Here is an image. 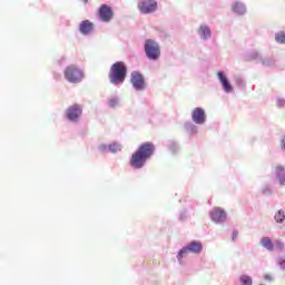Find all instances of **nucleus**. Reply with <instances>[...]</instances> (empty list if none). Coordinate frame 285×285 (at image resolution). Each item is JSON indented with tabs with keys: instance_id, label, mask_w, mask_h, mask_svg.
<instances>
[{
	"instance_id": "9b49d317",
	"label": "nucleus",
	"mask_w": 285,
	"mask_h": 285,
	"mask_svg": "<svg viewBox=\"0 0 285 285\" xmlns=\"http://www.w3.org/2000/svg\"><path fill=\"white\" fill-rule=\"evenodd\" d=\"M210 217L215 224H222V222H226V212L219 207H216L210 213Z\"/></svg>"
},
{
	"instance_id": "2eb2a0df",
	"label": "nucleus",
	"mask_w": 285,
	"mask_h": 285,
	"mask_svg": "<svg viewBox=\"0 0 285 285\" xmlns=\"http://www.w3.org/2000/svg\"><path fill=\"white\" fill-rule=\"evenodd\" d=\"M233 10L236 12V14H244L246 12V7L244 3L236 1L233 6Z\"/></svg>"
},
{
	"instance_id": "b1692460",
	"label": "nucleus",
	"mask_w": 285,
	"mask_h": 285,
	"mask_svg": "<svg viewBox=\"0 0 285 285\" xmlns=\"http://www.w3.org/2000/svg\"><path fill=\"white\" fill-rule=\"evenodd\" d=\"M109 106H111V108H115V106H117V99H111L109 101Z\"/></svg>"
},
{
	"instance_id": "1a4fd4ad",
	"label": "nucleus",
	"mask_w": 285,
	"mask_h": 285,
	"mask_svg": "<svg viewBox=\"0 0 285 285\" xmlns=\"http://www.w3.org/2000/svg\"><path fill=\"white\" fill-rule=\"evenodd\" d=\"M99 18L101 21L105 23H108L109 21H112V17L115 13L112 12V8L108 4H101L99 10H98Z\"/></svg>"
},
{
	"instance_id": "9d476101",
	"label": "nucleus",
	"mask_w": 285,
	"mask_h": 285,
	"mask_svg": "<svg viewBox=\"0 0 285 285\" xmlns=\"http://www.w3.org/2000/svg\"><path fill=\"white\" fill-rule=\"evenodd\" d=\"M191 119L194 122L202 125L206 122V111L203 108H195L191 112Z\"/></svg>"
},
{
	"instance_id": "7ed1b4c3",
	"label": "nucleus",
	"mask_w": 285,
	"mask_h": 285,
	"mask_svg": "<svg viewBox=\"0 0 285 285\" xmlns=\"http://www.w3.org/2000/svg\"><path fill=\"white\" fill-rule=\"evenodd\" d=\"M63 75L65 79L68 80L69 83H81L85 77L83 70L76 65L66 67Z\"/></svg>"
},
{
	"instance_id": "a878e982",
	"label": "nucleus",
	"mask_w": 285,
	"mask_h": 285,
	"mask_svg": "<svg viewBox=\"0 0 285 285\" xmlns=\"http://www.w3.org/2000/svg\"><path fill=\"white\" fill-rule=\"evenodd\" d=\"M282 144H283V148L285 149V136H284V138L282 140Z\"/></svg>"
},
{
	"instance_id": "bb28decb",
	"label": "nucleus",
	"mask_w": 285,
	"mask_h": 285,
	"mask_svg": "<svg viewBox=\"0 0 285 285\" xmlns=\"http://www.w3.org/2000/svg\"><path fill=\"white\" fill-rule=\"evenodd\" d=\"M279 264H281V266H282L283 264H285V261L281 262Z\"/></svg>"
},
{
	"instance_id": "393cba45",
	"label": "nucleus",
	"mask_w": 285,
	"mask_h": 285,
	"mask_svg": "<svg viewBox=\"0 0 285 285\" xmlns=\"http://www.w3.org/2000/svg\"><path fill=\"white\" fill-rule=\"evenodd\" d=\"M236 237H237V232H234L232 239L235 240Z\"/></svg>"
},
{
	"instance_id": "f8f14e48",
	"label": "nucleus",
	"mask_w": 285,
	"mask_h": 285,
	"mask_svg": "<svg viewBox=\"0 0 285 285\" xmlns=\"http://www.w3.org/2000/svg\"><path fill=\"white\" fill-rule=\"evenodd\" d=\"M95 30V24L90 20H83L80 22L79 31L81 35H90Z\"/></svg>"
},
{
	"instance_id": "a211bd4d",
	"label": "nucleus",
	"mask_w": 285,
	"mask_h": 285,
	"mask_svg": "<svg viewBox=\"0 0 285 285\" xmlns=\"http://www.w3.org/2000/svg\"><path fill=\"white\" fill-rule=\"evenodd\" d=\"M275 222H277V224H283L285 222V214L283 210H278L275 216H274Z\"/></svg>"
},
{
	"instance_id": "dca6fc26",
	"label": "nucleus",
	"mask_w": 285,
	"mask_h": 285,
	"mask_svg": "<svg viewBox=\"0 0 285 285\" xmlns=\"http://www.w3.org/2000/svg\"><path fill=\"white\" fill-rule=\"evenodd\" d=\"M261 244L262 246H264V248H267V250H274L275 245H273V240H271V238L268 237H263L261 239Z\"/></svg>"
},
{
	"instance_id": "423d86ee",
	"label": "nucleus",
	"mask_w": 285,
	"mask_h": 285,
	"mask_svg": "<svg viewBox=\"0 0 285 285\" xmlns=\"http://www.w3.org/2000/svg\"><path fill=\"white\" fill-rule=\"evenodd\" d=\"M130 82L135 90H144L146 88V79L139 71L131 72Z\"/></svg>"
},
{
	"instance_id": "0eeeda50",
	"label": "nucleus",
	"mask_w": 285,
	"mask_h": 285,
	"mask_svg": "<svg viewBox=\"0 0 285 285\" xmlns=\"http://www.w3.org/2000/svg\"><path fill=\"white\" fill-rule=\"evenodd\" d=\"M204 248L202 243L199 242H191L185 248L180 249L178 254V259H181L188 253H195L196 255Z\"/></svg>"
},
{
	"instance_id": "4be33fe9",
	"label": "nucleus",
	"mask_w": 285,
	"mask_h": 285,
	"mask_svg": "<svg viewBox=\"0 0 285 285\" xmlns=\"http://www.w3.org/2000/svg\"><path fill=\"white\" fill-rule=\"evenodd\" d=\"M264 281L265 282H273V274H265L264 275Z\"/></svg>"
},
{
	"instance_id": "6ab92c4d",
	"label": "nucleus",
	"mask_w": 285,
	"mask_h": 285,
	"mask_svg": "<svg viewBox=\"0 0 285 285\" xmlns=\"http://www.w3.org/2000/svg\"><path fill=\"white\" fill-rule=\"evenodd\" d=\"M240 284L242 285H253V278L248 275L240 276Z\"/></svg>"
},
{
	"instance_id": "aec40b11",
	"label": "nucleus",
	"mask_w": 285,
	"mask_h": 285,
	"mask_svg": "<svg viewBox=\"0 0 285 285\" xmlns=\"http://www.w3.org/2000/svg\"><path fill=\"white\" fill-rule=\"evenodd\" d=\"M275 39L278 43H285V33L284 32H279L275 36Z\"/></svg>"
},
{
	"instance_id": "f257e3e1",
	"label": "nucleus",
	"mask_w": 285,
	"mask_h": 285,
	"mask_svg": "<svg viewBox=\"0 0 285 285\" xmlns=\"http://www.w3.org/2000/svg\"><path fill=\"white\" fill-rule=\"evenodd\" d=\"M151 155H155V145L153 142H144L131 155L130 165L132 168H144L147 159H150Z\"/></svg>"
},
{
	"instance_id": "4468645a",
	"label": "nucleus",
	"mask_w": 285,
	"mask_h": 285,
	"mask_svg": "<svg viewBox=\"0 0 285 285\" xmlns=\"http://www.w3.org/2000/svg\"><path fill=\"white\" fill-rule=\"evenodd\" d=\"M275 175L281 186H285V167L282 165L276 166Z\"/></svg>"
},
{
	"instance_id": "6e6552de",
	"label": "nucleus",
	"mask_w": 285,
	"mask_h": 285,
	"mask_svg": "<svg viewBox=\"0 0 285 285\" xmlns=\"http://www.w3.org/2000/svg\"><path fill=\"white\" fill-rule=\"evenodd\" d=\"M82 112L83 110L81 109V105L75 104L68 107L66 116L69 121H77L79 117H81Z\"/></svg>"
},
{
	"instance_id": "39448f33",
	"label": "nucleus",
	"mask_w": 285,
	"mask_h": 285,
	"mask_svg": "<svg viewBox=\"0 0 285 285\" xmlns=\"http://www.w3.org/2000/svg\"><path fill=\"white\" fill-rule=\"evenodd\" d=\"M138 10L142 14H151L157 11V1L155 0H140L138 3Z\"/></svg>"
},
{
	"instance_id": "5701e85b",
	"label": "nucleus",
	"mask_w": 285,
	"mask_h": 285,
	"mask_svg": "<svg viewBox=\"0 0 285 285\" xmlns=\"http://www.w3.org/2000/svg\"><path fill=\"white\" fill-rule=\"evenodd\" d=\"M275 244H276L277 248H281V250L284 248V244L282 243V240L277 239V240H275Z\"/></svg>"
},
{
	"instance_id": "f3484780",
	"label": "nucleus",
	"mask_w": 285,
	"mask_h": 285,
	"mask_svg": "<svg viewBox=\"0 0 285 285\" xmlns=\"http://www.w3.org/2000/svg\"><path fill=\"white\" fill-rule=\"evenodd\" d=\"M199 35L204 37V39H208L210 37V29L206 26H202L199 28Z\"/></svg>"
},
{
	"instance_id": "412c9836",
	"label": "nucleus",
	"mask_w": 285,
	"mask_h": 285,
	"mask_svg": "<svg viewBox=\"0 0 285 285\" xmlns=\"http://www.w3.org/2000/svg\"><path fill=\"white\" fill-rule=\"evenodd\" d=\"M109 150L111 151V153H117L118 150H120V148H119V145H110L109 146Z\"/></svg>"
},
{
	"instance_id": "ddd939ff",
	"label": "nucleus",
	"mask_w": 285,
	"mask_h": 285,
	"mask_svg": "<svg viewBox=\"0 0 285 285\" xmlns=\"http://www.w3.org/2000/svg\"><path fill=\"white\" fill-rule=\"evenodd\" d=\"M217 77L225 90V92H233V86H230V82H228V78L224 75L223 71L217 72Z\"/></svg>"
},
{
	"instance_id": "f03ea898",
	"label": "nucleus",
	"mask_w": 285,
	"mask_h": 285,
	"mask_svg": "<svg viewBox=\"0 0 285 285\" xmlns=\"http://www.w3.org/2000/svg\"><path fill=\"white\" fill-rule=\"evenodd\" d=\"M128 75V67L124 61L115 62L109 70V80L111 83H124Z\"/></svg>"
},
{
	"instance_id": "20e7f679",
	"label": "nucleus",
	"mask_w": 285,
	"mask_h": 285,
	"mask_svg": "<svg viewBox=\"0 0 285 285\" xmlns=\"http://www.w3.org/2000/svg\"><path fill=\"white\" fill-rule=\"evenodd\" d=\"M145 52L148 59L151 61H157L159 57H161V48L159 47V43L153 39H148L145 42Z\"/></svg>"
},
{
	"instance_id": "cd10ccee",
	"label": "nucleus",
	"mask_w": 285,
	"mask_h": 285,
	"mask_svg": "<svg viewBox=\"0 0 285 285\" xmlns=\"http://www.w3.org/2000/svg\"><path fill=\"white\" fill-rule=\"evenodd\" d=\"M83 1V3H88V0H82Z\"/></svg>"
}]
</instances>
